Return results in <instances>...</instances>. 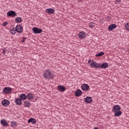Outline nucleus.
I'll list each match as a JSON object with an SVG mask.
<instances>
[{"label": "nucleus", "instance_id": "obj_24", "mask_svg": "<svg viewBox=\"0 0 129 129\" xmlns=\"http://www.w3.org/2000/svg\"><path fill=\"white\" fill-rule=\"evenodd\" d=\"M15 21L17 24H20L22 22V18L21 17H16L15 18Z\"/></svg>", "mask_w": 129, "mask_h": 129}, {"label": "nucleus", "instance_id": "obj_20", "mask_svg": "<svg viewBox=\"0 0 129 129\" xmlns=\"http://www.w3.org/2000/svg\"><path fill=\"white\" fill-rule=\"evenodd\" d=\"M30 122H31L33 124H35L37 123V120L35 118H31L28 120V123H30Z\"/></svg>", "mask_w": 129, "mask_h": 129}, {"label": "nucleus", "instance_id": "obj_23", "mask_svg": "<svg viewBox=\"0 0 129 129\" xmlns=\"http://www.w3.org/2000/svg\"><path fill=\"white\" fill-rule=\"evenodd\" d=\"M122 113V112H121V111L120 110L117 111L116 112H114V116L119 117L120 116V115H121Z\"/></svg>", "mask_w": 129, "mask_h": 129}, {"label": "nucleus", "instance_id": "obj_16", "mask_svg": "<svg viewBox=\"0 0 129 129\" xmlns=\"http://www.w3.org/2000/svg\"><path fill=\"white\" fill-rule=\"evenodd\" d=\"M99 65L100 63H97L96 62H94L91 63L90 66L92 67V68H99Z\"/></svg>", "mask_w": 129, "mask_h": 129}, {"label": "nucleus", "instance_id": "obj_22", "mask_svg": "<svg viewBox=\"0 0 129 129\" xmlns=\"http://www.w3.org/2000/svg\"><path fill=\"white\" fill-rule=\"evenodd\" d=\"M23 105L25 106V107H29L30 105H31V102L29 101H24Z\"/></svg>", "mask_w": 129, "mask_h": 129}, {"label": "nucleus", "instance_id": "obj_5", "mask_svg": "<svg viewBox=\"0 0 129 129\" xmlns=\"http://www.w3.org/2000/svg\"><path fill=\"white\" fill-rule=\"evenodd\" d=\"M32 31L34 34H41L42 33V29L37 27H34Z\"/></svg>", "mask_w": 129, "mask_h": 129}, {"label": "nucleus", "instance_id": "obj_26", "mask_svg": "<svg viewBox=\"0 0 129 129\" xmlns=\"http://www.w3.org/2000/svg\"><path fill=\"white\" fill-rule=\"evenodd\" d=\"M11 125L12 126H16V125H17V122L13 121L11 122Z\"/></svg>", "mask_w": 129, "mask_h": 129}, {"label": "nucleus", "instance_id": "obj_29", "mask_svg": "<svg viewBox=\"0 0 129 129\" xmlns=\"http://www.w3.org/2000/svg\"><path fill=\"white\" fill-rule=\"evenodd\" d=\"M120 2H121V0H116V1H115V4L116 5H119V3H120Z\"/></svg>", "mask_w": 129, "mask_h": 129}, {"label": "nucleus", "instance_id": "obj_7", "mask_svg": "<svg viewBox=\"0 0 129 129\" xmlns=\"http://www.w3.org/2000/svg\"><path fill=\"white\" fill-rule=\"evenodd\" d=\"M0 122L4 127H8V126H9L8 121H7V120H6L5 119H1Z\"/></svg>", "mask_w": 129, "mask_h": 129}, {"label": "nucleus", "instance_id": "obj_13", "mask_svg": "<svg viewBox=\"0 0 129 129\" xmlns=\"http://www.w3.org/2000/svg\"><path fill=\"white\" fill-rule=\"evenodd\" d=\"M57 90L58 91H60V92H64L66 90V87L59 85L57 87Z\"/></svg>", "mask_w": 129, "mask_h": 129}, {"label": "nucleus", "instance_id": "obj_37", "mask_svg": "<svg viewBox=\"0 0 129 129\" xmlns=\"http://www.w3.org/2000/svg\"><path fill=\"white\" fill-rule=\"evenodd\" d=\"M3 53H5V50L3 51Z\"/></svg>", "mask_w": 129, "mask_h": 129}, {"label": "nucleus", "instance_id": "obj_28", "mask_svg": "<svg viewBox=\"0 0 129 129\" xmlns=\"http://www.w3.org/2000/svg\"><path fill=\"white\" fill-rule=\"evenodd\" d=\"M95 25V24L93 22H91L90 23V24L89 25V27H90V28H93V27H94Z\"/></svg>", "mask_w": 129, "mask_h": 129}, {"label": "nucleus", "instance_id": "obj_27", "mask_svg": "<svg viewBox=\"0 0 129 129\" xmlns=\"http://www.w3.org/2000/svg\"><path fill=\"white\" fill-rule=\"evenodd\" d=\"M125 28L126 30H127V31H129V23H127L125 25Z\"/></svg>", "mask_w": 129, "mask_h": 129}, {"label": "nucleus", "instance_id": "obj_17", "mask_svg": "<svg viewBox=\"0 0 129 129\" xmlns=\"http://www.w3.org/2000/svg\"><path fill=\"white\" fill-rule=\"evenodd\" d=\"M81 94H82V91H81V90L80 89L77 90L75 92V96H77V97L81 96Z\"/></svg>", "mask_w": 129, "mask_h": 129}, {"label": "nucleus", "instance_id": "obj_6", "mask_svg": "<svg viewBox=\"0 0 129 129\" xmlns=\"http://www.w3.org/2000/svg\"><path fill=\"white\" fill-rule=\"evenodd\" d=\"M35 98V95L31 93H28L27 95H26V99H29V100H33Z\"/></svg>", "mask_w": 129, "mask_h": 129}, {"label": "nucleus", "instance_id": "obj_4", "mask_svg": "<svg viewBox=\"0 0 129 129\" xmlns=\"http://www.w3.org/2000/svg\"><path fill=\"white\" fill-rule=\"evenodd\" d=\"M7 15L8 17H11L12 18H15L17 16V13L14 11H10L7 12Z\"/></svg>", "mask_w": 129, "mask_h": 129}, {"label": "nucleus", "instance_id": "obj_18", "mask_svg": "<svg viewBox=\"0 0 129 129\" xmlns=\"http://www.w3.org/2000/svg\"><path fill=\"white\" fill-rule=\"evenodd\" d=\"M84 100L86 103H91L92 102V98L91 97H87Z\"/></svg>", "mask_w": 129, "mask_h": 129}, {"label": "nucleus", "instance_id": "obj_31", "mask_svg": "<svg viewBox=\"0 0 129 129\" xmlns=\"http://www.w3.org/2000/svg\"><path fill=\"white\" fill-rule=\"evenodd\" d=\"M107 19L108 21H110V20H111V17L108 16Z\"/></svg>", "mask_w": 129, "mask_h": 129}, {"label": "nucleus", "instance_id": "obj_32", "mask_svg": "<svg viewBox=\"0 0 129 129\" xmlns=\"http://www.w3.org/2000/svg\"><path fill=\"white\" fill-rule=\"evenodd\" d=\"M25 40H26V37H23V40H22V43H24V42H25Z\"/></svg>", "mask_w": 129, "mask_h": 129}, {"label": "nucleus", "instance_id": "obj_12", "mask_svg": "<svg viewBox=\"0 0 129 129\" xmlns=\"http://www.w3.org/2000/svg\"><path fill=\"white\" fill-rule=\"evenodd\" d=\"M45 12L48 14V15H53L55 13V10L51 8H48L45 10Z\"/></svg>", "mask_w": 129, "mask_h": 129}, {"label": "nucleus", "instance_id": "obj_11", "mask_svg": "<svg viewBox=\"0 0 129 129\" xmlns=\"http://www.w3.org/2000/svg\"><path fill=\"white\" fill-rule=\"evenodd\" d=\"M99 68H102V69H105L108 67V63L107 62H103L102 63H100V65H99Z\"/></svg>", "mask_w": 129, "mask_h": 129}, {"label": "nucleus", "instance_id": "obj_36", "mask_svg": "<svg viewBox=\"0 0 129 129\" xmlns=\"http://www.w3.org/2000/svg\"><path fill=\"white\" fill-rule=\"evenodd\" d=\"M79 2H82L83 0H78Z\"/></svg>", "mask_w": 129, "mask_h": 129}, {"label": "nucleus", "instance_id": "obj_30", "mask_svg": "<svg viewBox=\"0 0 129 129\" xmlns=\"http://www.w3.org/2000/svg\"><path fill=\"white\" fill-rule=\"evenodd\" d=\"M8 22H5L3 23V26L4 27H6V26H8Z\"/></svg>", "mask_w": 129, "mask_h": 129}, {"label": "nucleus", "instance_id": "obj_1", "mask_svg": "<svg viewBox=\"0 0 129 129\" xmlns=\"http://www.w3.org/2000/svg\"><path fill=\"white\" fill-rule=\"evenodd\" d=\"M42 76L43 78L45 79V80H50L54 79V78L56 77V76L54 75V73H53V71H52V70L49 69L44 71L42 75Z\"/></svg>", "mask_w": 129, "mask_h": 129}, {"label": "nucleus", "instance_id": "obj_8", "mask_svg": "<svg viewBox=\"0 0 129 129\" xmlns=\"http://www.w3.org/2000/svg\"><path fill=\"white\" fill-rule=\"evenodd\" d=\"M10 103H11V102L8 99H4L2 101V104L3 106H8V105H10Z\"/></svg>", "mask_w": 129, "mask_h": 129}, {"label": "nucleus", "instance_id": "obj_19", "mask_svg": "<svg viewBox=\"0 0 129 129\" xmlns=\"http://www.w3.org/2000/svg\"><path fill=\"white\" fill-rule=\"evenodd\" d=\"M15 102L17 105H22V100L20 98H16Z\"/></svg>", "mask_w": 129, "mask_h": 129}, {"label": "nucleus", "instance_id": "obj_3", "mask_svg": "<svg viewBox=\"0 0 129 129\" xmlns=\"http://www.w3.org/2000/svg\"><path fill=\"white\" fill-rule=\"evenodd\" d=\"M78 36L79 37V39H85L87 35L86 34V33L85 31H81L78 34Z\"/></svg>", "mask_w": 129, "mask_h": 129}, {"label": "nucleus", "instance_id": "obj_35", "mask_svg": "<svg viewBox=\"0 0 129 129\" xmlns=\"http://www.w3.org/2000/svg\"><path fill=\"white\" fill-rule=\"evenodd\" d=\"M12 35H15V34H16V32H13V33H12Z\"/></svg>", "mask_w": 129, "mask_h": 129}, {"label": "nucleus", "instance_id": "obj_21", "mask_svg": "<svg viewBox=\"0 0 129 129\" xmlns=\"http://www.w3.org/2000/svg\"><path fill=\"white\" fill-rule=\"evenodd\" d=\"M19 98L21 100H26L27 99V95H26V94H21Z\"/></svg>", "mask_w": 129, "mask_h": 129}, {"label": "nucleus", "instance_id": "obj_9", "mask_svg": "<svg viewBox=\"0 0 129 129\" xmlns=\"http://www.w3.org/2000/svg\"><path fill=\"white\" fill-rule=\"evenodd\" d=\"M116 27H117V25L115 24H110L108 27V30L109 31H112L113 30H114V29H116Z\"/></svg>", "mask_w": 129, "mask_h": 129}, {"label": "nucleus", "instance_id": "obj_10", "mask_svg": "<svg viewBox=\"0 0 129 129\" xmlns=\"http://www.w3.org/2000/svg\"><path fill=\"white\" fill-rule=\"evenodd\" d=\"M112 110L113 112H116V111L120 110V106L118 105H116L112 108Z\"/></svg>", "mask_w": 129, "mask_h": 129}, {"label": "nucleus", "instance_id": "obj_15", "mask_svg": "<svg viewBox=\"0 0 129 129\" xmlns=\"http://www.w3.org/2000/svg\"><path fill=\"white\" fill-rule=\"evenodd\" d=\"M16 31L17 33H22L23 32V27L21 25H17L16 27Z\"/></svg>", "mask_w": 129, "mask_h": 129}, {"label": "nucleus", "instance_id": "obj_38", "mask_svg": "<svg viewBox=\"0 0 129 129\" xmlns=\"http://www.w3.org/2000/svg\"><path fill=\"white\" fill-rule=\"evenodd\" d=\"M128 52H129V49L128 50Z\"/></svg>", "mask_w": 129, "mask_h": 129}, {"label": "nucleus", "instance_id": "obj_25", "mask_svg": "<svg viewBox=\"0 0 129 129\" xmlns=\"http://www.w3.org/2000/svg\"><path fill=\"white\" fill-rule=\"evenodd\" d=\"M104 55V52L101 51L99 53L96 54V57H100L101 56H103Z\"/></svg>", "mask_w": 129, "mask_h": 129}, {"label": "nucleus", "instance_id": "obj_2", "mask_svg": "<svg viewBox=\"0 0 129 129\" xmlns=\"http://www.w3.org/2000/svg\"><path fill=\"white\" fill-rule=\"evenodd\" d=\"M12 91H13V88L10 87H5L3 90L4 94H11Z\"/></svg>", "mask_w": 129, "mask_h": 129}, {"label": "nucleus", "instance_id": "obj_34", "mask_svg": "<svg viewBox=\"0 0 129 129\" xmlns=\"http://www.w3.org/2000/svg\"><path fill=\"white\" fill-rule=\"evenodd\" d=\"M88 64L91 63V59H89V60L88 61Z\"/></svg>", "mask_w": 129, "mask_h": 129}, {"label": "nucleus", "instance_id": "obj_33", "mask_svg": "<svg viewBox=\"0 0 129 129\" xmlns=\"http://www.w3.org/2000/svg\"><path fill=\"white\" fill-rule=\"evenodd\" d=\"M12 31H13V32H16V31H17V30H16V28H12Z\"/></svg>", "mask_w": 129, "mask_h": 129}, {"label": "nucleus", "instance_id": "obj_14", "mask_svg": "<svg viewBox=\"0 0 129 129\" xmlns=\"http://www.w3.org/2000/svg\"><path fill=\"white\" fill-rule=\"evenodd\" d=\"M81 88L83 90L88 91V89H89V85L86 84H83L81 86Z\"/></svg>", "mask_w": 129, "mask_h": 129}]
</instances>
